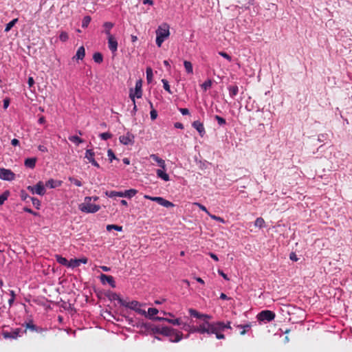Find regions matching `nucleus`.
<instances>
[{
  "instance_id": "obj_1",
  "label": "nucleus",
  "mask_w": 352,
  "mask_h": 352,
  "mask_svg": "<svg viewBox=\"0 0 352 352\" xmlns=\"http://www.w3.org/2000/svg\"><path fill=\"white\" fill-rule=\"evenodd\" d=\"M154 334H161L165 336L171 337L175 336V338H170L169 340L172 342H178L182 339L183 334L182 332L168 327H162L160 325H155L152 332Z\"/></svg>"
},
{
  "instance_id": "obj_2",
  "label": "nucleus",
  "mask_w": 352,
  "mask_h": 352,
  "mask_svg": "<svg viewBox=\"0 0 352 352\" xmlns=\"http://www.w3.org/2000/svg\"><path fill=\"white\" fill-rule=\"evenodd\" d=\"M226 329H231L230 322H228L226 324L221 321L209 322L208 335L214 334L217 339H224L225 336L222 332L224 331Z\"/></svg>"
},
{
  "instance_id": "obj_3",
  "label": "nucleus",
  "mask_w": 352,
  "mask_h": 352,
  "mask_svg": "<svg viewBox=\"0 0 352 352\" xmlns=\"http://www.w3.org/2000/svg\"><path fill=\"white\" fill-rule=\"evenodd\" d=\"M208 327L209 322L206 321L205 322H202L199 326H192L189 324L183 322L181 329L184 331H188L189 333H199L201 334L207 333L208 334Z\"/></svg>"
},
{
  "instance_id": "obj_4",
  "label": "nucleus",
  "mask_w": 352,
  "mask_h": 352,
  "mask_svg": "<svg viewBox=\"0 0 352 352\" xmlns=\"http://www.w3.org/2000/svg\"><path fill=\"white\" fill-rule=\"evenodd\" d=\"M156 45L161 47L163 42L170 34L169 25L167 23H163L156 30Z\"/></svg>"
},
{
  "instance_id": "obj_5",
  "label": "nucleus",
  "mask_w": 352,
  "mask_h": 352,
  "mask_svg": "<svg viewBox=\"0 0 352 352\" xmlns=\"http://www.w3.org/2000/svg\"><path fill=\"white\" fill-rule=\"evenodd\" d=\"M26 333V329L22 328H10V330L3 329L1 335L4 339L16 340Z\"/></svg>"
},
{
  "instance_id": "obj_6",
  "label": "nucleus",
  "mask_w": 352,
  "mask_h": 352,
  "mask_svg": "<svg viewBox=\"0 0 352 352\" xmlns=\"http://www.w3.org/2000/svg\"><path fill=\"white\" fill-rule=\"evenodd\" d=\"M142 80H138L135 82V87L133 89L131 88L129 90V98L132 100L133 103H135V98H140L142 96Z\"/></svg>"
},
{
  "instance_id": "obj_7",
  "label": "nucleus",
  "mask_w": 352,
  "mask_h": 352,
  "mask_svg": "<svg viewBox=\"0 0 352 352\" xmlns=\"http://www.w3.org/2000/svg\"><path fill=\"white\" fill-rule=\"evenodd\" d=\"M275 313L270 310L261 311L257 315V319L260 322H271L275 318Z\"/></svg>"
},
{
  "instance_id": "obj_8",
  "label": "nucleus",
  "mask_w": 352,
  "mask_h": 352,
  "mask_svg": "<svg viewBox=\"0 0 352 352\" xmlns=\"http://www.w3.org/2000/svg\"><path fill=\"white\" fill-rule=\"evenodd\" d=\"M100 209V206L91 203H82L79 205V210L86 213H95Z\"/></svg>"
},
{
  "instance_id": "obj_9",
  "label": "nucleus",
  "mask_w": 352,
  "mask_h": 352,
  "mask_svg": "<svg viewBox=\"0 0 352 352\" xmlns=\"http://www.w3.org/2000/svg\"><path fill=\"white\" fill-rule=\"evenodd\" d=\"M27 189L32 194H37L38 195H44L46 192L45 186L42 182H38L35 186H28Z\"/></svg>"
},
{
  "instance_id": "obj_10",
  "label": "nucleus",
  "mask_w": 352,
  "mask_h": 352,
  "mask_svg": "<svg viewBox=\"0 0 352 352\" xmlns=\"http://www.w3.org/2000/svg\"><path fill=\"white\" fill-rule=\"evenodd\" d=\"M0 179L6 181H12L15 179V174L10 169L0 168Z\"/></svg>"
},
{
  "instance_id": "obj_11",
  "label": "nucleus",
  "mask_w": 352,
  "mask_h": 352,
  "mask_svg": "<svg viewBox=\"0 0 352 352\" xmlns=\"http://www.w3.org/2000/svg\"><path fill=\"white\" fill-rule=\"evenodd\" d=\"M119 140L124 145H133L135 142V135L130 132H127L126 135L120 136Z\"/></svg>"
},
{
  "instance_id": "obj_12",
  "label": "nucleus",
  "mask_w": 352,
  "mask_h": 352,
  "mask_svg": "<svg viewBox=\"0 0 352 352\" xmlns=\"http://www.w3.org/2000/svg\"><path fill=\"white\" fill-rule=\"evenodd\" d=\"M188 312H189L190 316L198 318V319H202L204 320L203 322H205L206 321L209 322V320L212 318V316L201 314L194 309H190L188 310Z\"/></svg>"
},
{
  "instance_id": "obj_13",
  "label": "nucleus",
  "mask_w": 352,
  "mask_h": 352,
  "mask_svg": "<svg viewBox=\"0 0 352 352\" xmlns=\"http://www.w3.org/2000/svg\"><path fill=\"white\" fill-rule=\"evenodd\" d=\"M95 153L92 149H87L85 152V157L87 159L89 162H90L93 166L95 167L99 168L100 165L94 159Z\"/></svg>"
},
{
  "instance_id": "obj_14",
  "label": "nucleus",
  "mask_w": 352,
  "mask_h": 352,
  "mask_svg": "<svg viewBox=\"0 0 352 352\" xmlns=\"http://www.w3.org/2000/svg\"><path fill=\"white\" fill-rule=\"evenodd\" d=\"M23 326L25 327V329L26 330L29 329L31 331H36L37 333H42L46 330L45 329L35 325L33 323L32 320H30L28 322H25L24 324H23Z\"/></svg>"
},
{
  "instance_id": "obj_15",
  "label": "nucleus",
  "mask_w": 352,
  "mask_h": 352,
  "mask_svg": "<svg viewBox=\"0 0 352 352\" xmlns=\"http://www.w3.org/2000/svg\"><path fill=\"white\" fill-rule=\"evenodd\" d=\"M100 279L102 284H105L106 283H107L113 288H115L116 287V282L112 276L101 274V275L100 276Z\"/></svg>"
},
{
  "instance_id": "obj_16",
  "label": "nucleus",
  "mask_w": 352,
  "mask_h": 352,
  "mask_svg": "<svg viewBox=\"0 0 352 352\" xmlns=\"http://www.w3.org/2000/svg\"><path fill=\"white\" fill-rule=\"evenodd\" d=\"M108 39V47L109 50L112 53H115L118 50V41L113 36H109L107 37Z\"/></svg>"
},
{
  "instance_id": "obj_17",
  "label": "nucleus",
  "mask_w": 352,
  "mask_h": 352,
  "mask_svg": "<svg viewBox=\"0 0 352 352\" xmlns=\"http://www.w3.org/2000/svg\"><path fill=\"white\" fill-rule=\"evenodd\" d=\"M192 126L198 131L201 137H203L205 135L206 131L202 122L199 120H196L192 122Z\"/></svg>"
},
{
  "instance_id": "obj_18",
  "label": "nucleus",
  "mask_w": 352,
  "mask_h": 352,
  "mask_svg": "<svg viewBox=\"0 0 352 352\" xmlns=\"http://www.w3.org/2000/svg\"><path fill=\"white\" fill-rule=\"evenodd\" d=\"M122 306L129 308V309L136 311V310L139 308V307H141V304L137 300H132L131 302H126L125 300H124V302H123V304Z\"/></svg>"
},
{
  "instance_id": "obj_19",
  "label": "nucleus",
  "mask_w": 352,
  "mask_h": 352,
  "mask_svg": "<svg viewBox=\"0 0 352 352\" xmlns=\"http://www.w3.org/2000/svg\"><path fill=\"white\" fill-rule=\"evenodd\" d=\"M106 296L111 300H117L120 305H122L124 300L120 297L118 294L114 292H109L106 294Z\"/></svg>"
},
{
  "instance_id": "obj_20",
  "label": "nucleus",
  "mask_w": 352,
  "mask_h": 352,
  "mask_svg": "<svg viewBox=\"0 0 352 352\" xmlns=\"http://www.w3.org/2000/svg\"><path fill=\"white\" fill-rule=\"evenodd\" d=\"M63 182L60 180H56L54 179H50L45 182V186L50 188H55L62 185Z\"/></svg>"
},
{
  "instance_id": "obj_21",
  "label": "nucleus",
  "mask_w": 352,
  "mask_h": 352,
  "mask_svg": "<svg viewBox=\"0 0 352 352\" xmlns=\"http://www.w3.org/2000/svg\"><path fill=\"white\" fill-rule=\"evenodd\" d=\"M165 169H157L156 170V174H157V176L159 177V178H161L162 179H163L164 181L165 182H168L170 180V177L169 175L165 172L164 170Z\"/></svg>"
},
{
  "instance_id": "obj_22",
  "label": "nucleus",
  "mask_w": 352,
  "mask_h": 352,
  "mask_svg": "<svg viewBox=\"0 0 352 352\" xmlns=\"http://www.w3.org/2000/svg\"><path fill=\"white\" fill-rule=\"evenodd\" d=\"M36 158L30 157L25 160L24 165L29 168H34L36 166Z\"/></svg>"
},
{
  "instance_id": "obj_23",
  "label": "nucleus",
  "mask_w": 352,
  "mask_h": 352,
  "mask_svg": "<svg viewBox=\"0 0 352 352\" xmlns=\"http://www.w3.org/2000/svg\"><path fill=\"white\" fill-rule=\"evenodd\" d=\"M151 158L153 160H154L155 162H156L157 163V164L159 165V166H160L162 169L166 168L165 161L164 160L160 158L157 155L152 154L151 155Z\"/></svg>"
},
{
  "instance_id": "obj_24",
  "label": "nucleus",
  "mask_w": 352,
  "mask_h": 352,
  "mask_svg": "<svg viewBox=\"0 0 352 352\" xmlns=\"http://www.w3.org/2000/svg\"><path fill=\"white\" fill-rule=\"evenodd\" d=\"M157 203L165 208H170L174 206V204L172 202L161 197H160L159 199H157Z\"/></svg>"
},
{
  "instance_id": "obj_25",
  "label": "nucleus",
  "mask_w": 352,
  "mask_h": 352,
  "mask_svg": "<svg viewBox=\"0 0 352 352\" xmlns=\"http://www.w3.org/2000/svg\"><path fill=\"white\" fill-rule=\"evenodd\" d=\"M114 26V24L111 22H105L103 24V27L104 28V32L107 34V37L109 36H113L111 34V30Z\"/></svg>"
},
{
  "instance_id": "obj_26",
  "label": "nucleus",
  "mask_w": 352,
  "mask_h": 352,
  "mask_svg": "<svg viewBox=\"0 0 352 352\" xmlns=\"http://www.w3.org/2000/svg\"><path fill=\"white\" fill-rule=\"evenodd\" d=\"M85 56V50L83 46L80 47L74 58H76L77 60H82Z\"/></svg>"
},
{
  "instance_id": "obj_27",
  "label": "nucleus",
  "mask_w": 352,
  "mask_h": 352,
  "mask_svg": "<svg viewBox=\"0 0 352 352\" xmlns=\"http://www.w3.org/2000/svg\"><path fill=\"white\" fill-rule=\"evenodd\" d=\"M229 95L234 98L239 93V87L237 85H231L228 87Z\"/></svg>"
},
{
  "instance_id": "obj_28",
  "label": "nucleus",
  "mask_w": 352,
  "mask_h": 352,
  "mask_svg": "<svg viewBox=\"0 0 352 352\" xmlns=\"http://www.w3.org/2000/svg\"><path fill=\"white\" fill-rule=\"evenodd\" d=\"M138 192V190L135 189H129L126 190L124 192H122V195L121 197H127V198H131L133 196H135Z\"/></svg>"
},
{
  "instance_id": "obj_29",
  "label": "nucleus",
  "mask_w": 352,
  "mask_h": 352,
  "mask_svg": "<svg viewBox=\"0 0 352 352\" xmlns=\"http://www.w3.org/2000/svg\"><path fill=\"white\" fill-rule=\"evenodd\" d=\"M56 260L59 264L68 267L69 261L66 258L57 254L56 255Z\"/></svg>"
},
{
  "instance_id": "obj_30",
  "label": "nucleus",
  "mask_w": 352,
  "mask_h": 352,
  "mask_svg": "<svg viewBox=\"0 0 352 352\" xmlns=\"http://www.w3.org/2000/svg\"><path fill=\"white\" fill-rule=\"evenodd\" d=\"M239 329H243V330L241 331L240 334L243 336L246 333V332L250 329L252 325L251 323H248L246 324H238L236 326Z\"/></svg>"
},
{
  "instance_id": "obj_31",
  "label": "nucleus",
  "mask_w": 352,
  "mask_h": 352,
  "mask_svg": "<svg viewBox=\"0 0 352 352\" xmlns=\"http://www.w3.org/2000/svg\"><path fill=\"white\" fill-rule=\"evenodd\" d=\"M105 195L107 197H111V198H113L116 197H121V196L122 195V192H121V191L118 192V191H114V190L106 191Z\"/></svg>"
},
{
  "instance_id": "obj_32",
  "label": "nucleus",
  "mask_w": 352,
  "mask_h": 352,
  "mask_svg": "<svg viewBox=\"0 0 352 352\" xmlns=\"http://www.w3.org/2000/svg\"><path fill=\"white\" fill-rule=\"evenodd\" d=\"M68 139L69 141L74 142L76 145H79L80 144L84 142V140L77 135H71L68 138Z\"/></svg>"
},
{
  "instance_id": "obj_33",
  "label": "nucleus",
  "mask_w": 352,
  "mask_h": 352,
  "mask_svg": "<svg viewBox=\"0 0 352 352\" xmlns=\"http://www.w3.org/2000/svg\"><path fill=\"white\" fill-rule=\"evenodd\" d=\"M159 313V311L156 308H149L147 311V317L150 319L153 320L154 317H156L155 315Z\"/></svg>"
},
{
  "instance_id": "obj_34",
  "label": "nucleus",
  "mask_w": 352,
  "mask_h": 352,
  "mask_svg": "<svg viewBox=\"0 0 352 352\" xmlns=\"http://www.w3.org/2000/svg\"><path fill=\"white\" fill-rule=\"evenodd\" d=\"M184 66L185 67L186 72L188 74H192V72H193L192 65L190 61L184 60Z\"/></svg>"
},
{
  "instance_id": "obj_35",
  "label": "nucleus",
  "mask_w": 352,
  "mask_h": 352,
  "mask_svg": "<svg viewBox=\"0 0 352 352\" xmlns=\"http://www.w3.org/2000/svg\"><path fill=\"white\" fill-rule=\"evenodd\" d=\"M93 59L96 63H101L103 61V56L100 52H95L93 55Z\"/></svg>"
},
{
  "instance_id": "obj_36",
  "label": "nucleus",
  "mask_w": 352,
  "mask_h": 352,
  "mask_svg": "<svg viewBox=\"0 0 352 352\" xmlns=\"http://www.w3.org/2000/svg\"><path fill=\"white\" fill-rule=\"evenodd\" d=\"M155 324L151 323V322H142L140 324L141 328H144L146 331H149L152 332V330L154 327Z\"/></svg>"
},
{
  "instance_id": "obj_37",
  "label": "nucleus",
  "mask_w": 352,
  "mask_h": 352,
  "mask_svg": "<svg viewBox=\"0 0 352 352\" xmlns=\"http://www.w3.org/2000/svg\"><path fill=\"white\" fill-rule=\"evenodd\" d=\"M9 195L10 192L8 190H6L0 195V206L3 204L4 201L8 199Z\"/></svg>"
},
{
  "instance_id": "obj_38",
  "label": "nucleus",
  "mask_w": 352,
  "mask_h": 352,
  "mask_svg": "<svg viewBox=\"0 0 352 352\" xmlns=\"http://www.w3.org/2000/svg\"><path fill=\"white\" fill-rule=\"evenodd\" d=\"M111 230H115L116 231L121 232L122 230V227L118 226V225H114V224L107 225V230L111 231Z\"/></svg>"
},
{
  "instance_id": "obj_39",
  "label": "nucleus",
  "mask_w": 352,
  "mask_h": 352,
  "mask_svg": "<svg viewBox=\"0 0 352 352\" xmlns=\"http://www.w3.org/2000/svg\"><path fill=\"white\" fill-rule=\"evenodd\" d=\"M91 18L90 16H84V18L82 19V27L83 28H87L91 22Z\"/></svg>"
},
{
  "instance_id": "obj_40",
  "label": "nucleus",
  "mask_w": 352,
  "mask_h": 352,
  "mask_svg": "<svg viewBox=\"0 0 352 352\" xmlns=\"http://www.w3.org/2000/svg\"><path fill=\"white\" fill-rule=\"evenodd\" d=\"M18 21V19H14L11 21H10L6 26L5 32H9L12 28L16 24V23Z\"/></svg>"
},
{
  "instance_id": "obj_41",
  "label": "nucleus",
  "mask_w": 352,
  "mask_h": 352,
  "mask_svg": "<svg viewBox=\"0 0 352 352\" xmlns=\"http://www.w3.org/2000/svg\"><path fill=\"white\" fill-rule=\"evenodd\" d=\"M265 225V221L262 217H258L254 221V226L258 228H263Z\"/></svg>"
},
{
  "instance_id": "obj_42",
  "label": "nucleus",
  "mask_w": 352,
  "mask_h": 352,
  "mask_svg": "<svg viewBox=\"0 0 352 352\" xmlns=\"http://www.w3.org/2000/svg\"><path fill=\"white\" fill-rule=\"evenodd\" d=\"M149 104H150V107L151 108V111L150 112L151 119L152 120H154L157 117V111L155 109H153V103L151 102H149Z\"/></svg>"
},
{
  "instance_id": "obj_43",
  "label": "nucleus",
  "mask_w": 352,
  "mask_h": 352,
  "mask_svg": "<svg viewBox=\"0 0 352 352\" xmlns=\"http://www.w3.org/2000/svg\"><path fill=\"white\" fill-rule=\"evenodd\" d=\"M146 73V80H147L148 82L150 83L152 81L153 76L152 69L151 67H147Z\"/></svg>"
},
{
  "instance_id": "obj_44",
  "label": "nucleus",
  "mask_w": 352,
  "mask_h": 352,
  "mask_svg": "<svg viewBox=\"0 0 352 352\" xmlns=\"http://www.w3.org/2000/svg\"><path fill=\"white\" fill-rule=\"evenodd\" d=\"M167 322L168 323H170L173 325H178L182 326L183 322L181 321L180 318H176V319H167Z\"/></svg>"
},
{
  "instance_id": "obj_45",
  "label": "nucleus",
  "mask_w": 352,
  "mask_h": 352,
  "mask_svg": "<svg viewBox=\"0 0 352 352\" xmlns=\"http://www.w3.org/2000/svg\"><path fill=\"white\" fill-rule=\"evenodd\" d=\"M212 81L210 80V79H208L207 80H206L202 85H201V88L206 91L207 89H208L209 88L211 87L212 86Z\"/></svg>"
},
{
  "instance_id": "obj_46",
  "label": "nucleus",
  "mask_w": 352,
  "mask_h": 352,
  "mask_svg": "<svg viewBox=\"0 0 352 352\" xmlns=\"http://www.w3.org/2000/svg\"><path fill=\"white\" fill-rule=\"evenodd\" d=\"M31 201L32 202L33 206L37 209L39 210L41 207V201L38 199L36 197H30Z\"/></svg>"
},
{
  "instance_id": "obj_47",
  "label": "nucleus",
  "mask_w": 352,
  "mask_h": 352,
  "mask_svg": "<svg viewBox=\"0 0 352 352\" xmlns=\"http://www.w3.org/2000/svg\"><path fill=\"white\" fill-rule=\"evenodd\" d=\"M214 119L217 121L218 124L219 126H224V125L226 124V120L223 118H222V117H221L219 116L216 115L214 116Z\"/></svg>"
},
{
  "instance_id": "obj_48",
  "label": "nucleus",
  "mask_w": 352,
  "mask_h": 352,
  "mask_svg": "<svg viewBox=\"0 0 352 352\" xmlns=\"http://www.w3.org/2000/svg\"><path fill=\"white\" fill-rule=\"evenodd\" d=\"M80 265L78 263V259H71L69 261L68 267L75 268L78 267Z\"/></svg>"
},
{
  "instance_id": "obj_49",
  "label": "nucleus",
  "mask_w": 352,
  "mask_h": 352,
  "mask_svg": "<svg viewBox=\"0 0 352 352\" xmlns=\"http://www.w3.org/2000/svg\"><path fill=\"white\" fill-rule=\"evenodd\" d=\"M113 135L109 132L102 133L99 134V137L103 140H107L111 138Z\"/></svg>"
},
{
  "instance_id": "obj_50",
  "label": "nucleus",
  "mask_w": 352,
  "mask_h": 352,
  "mask_svg": "<svg viewBox=\"0 0 352 352\" xmlns=\"http://www.w3.org/2000/svg\"><path fill=\"white\" fill-rule=\"evenodd\" d=\"M68 179L70 182L73 183L76 186L80 187L82 186V182L80 180H78L74 177H69Z\"/></svg>"
},
{
  "instance_id": "obj_51",
  "label": "nucleus",
  "mask_w": 352,
  "mask_h": 352,
  "mask_svg": "<svg viewBox=\"0 0 352 352\" xmlns=\"http://www.w3.org/2000/svg\"><path fill=\"white\" fill-rule=\"evenodd\" d=\"M162 82L163 83L164 89L168 91L169 94H172V91H170V85L168 84V82L166 79H162Z\"/></svg>"
},
{
  "instance_id": "obj_52",
  "label": "nucleus",
  "mask_w": 352,
  "mask_h": 352,
  "mask_svg": "<svg viewBox=\"0 0 352 352\" xmlns=\"http://www.w3.org/2000/svg\"><path fill=\"white\" fill-rule=\"evenodd\" d=\"M10 298L8 300L10 307H12L15 300V293L13 290H10Z\"/></svg>"
},
{
  "instance_id": "obj_53",
  "label": "nucleus",
  "mask_w": 352,
  "mask_h": 352,
  "mask_svg": "<svg viewBox=\"0 0 352 352\" xmlns=\"http://www.w3.org/2000/svg\"><path fill=\"white\" fill-rule=\"evenodd\" d=\"M107 155L109 161L111 162L113 160H117L113 151L111 149L107 151Z\"/></svg>"
},
{
  "instance_id": "obj_54",
  "label": "nucleus",
  "mask_w": 352,
  "mask_h": 352,
  "mask_svg": "<svg viewBox=\"0 0 352 352\" xmlns=\"http://www.w3.org/2000/svg\"><path fill=\"white\" fill-rule=\"evenodd\" d=\"M69 36L66 32H61L59 35V38L61 41L65 42L67 41Z\"/></svg>"
},
{
  "instance_id": "obj_55",
  "label": "nucleus",
  "mask_w": 352,
  "mask_h": 352,
  "mask_svg": "<svg viewBox=\"0 0 352 352\" xmlns=\"http://www.w3.org/2000/svg\"><path fill=\"white\" fill-rule=\"evenodd\" d=\"M211 219L217 221H219V222H221V223H225V220L221 218V217H219V216H216L214 214H209L208 215Z\"/></svg>"
},
{
  "instance_id": "obj_56",
  "label": "nucleus",
  "mask_w": 352,
  "mask_h": 352,
  "mask_svg": "<svg viewBox=\"0 0 352 352\" xmlns=\"http://www.w3.org/2000/svg\"><path fill=\"white\" fill-rule=\"evenodd\" d=\"M194 205L198 206L200 210H201L202 211H204L208 215H209V214H210L209 211L207 210V208L204 205H202L198 202L194 203Z\"/></svg>"
},
{
  "instance_id": "obj_57",
  "label": "nucleus",
  "mask_w": 352,
  "mask_h": 352,
  "mask_svg": "<svg viewBox=\"0 0 352 352\" xmlns=\"http://www.w3.org/2000/svg\"><path fill=\"white\" fill-rule=\"evenodd\" d=\"M219 54L225 58L226 59H227L228 61H231L232 60V57L227 53L224 52H219Z\"/></svg>"
},
{
  "instance_id": "obj_58",
  "label": "nucleus",
  "mask_w": 352,
  "mask_h": 352,
  "mask_svg": "<svg viewBox=\"0 0 352 352\" xmlns=\"http://www.w3.org/2000/svg\"><path fill=\"white\" fill-rule=\"evenodd\" d=\"M23 210H24L25 212H28V213H30V214H33L34 216H38V212L33 211L31 208H28V207H25V208H23Z\"/></svg>"
},
{
  "instance_id": "obj_59",
  "label": "nucleus",
  "mask_w": 352,
  "mask_h": 352,
  "mask_svg": "<svg viewBox=\"0 0 352 352\" xmlns=\"http://www.w3.org/2000/svg\"><path fill=\"white\" fill-rule=\"evenodd\" d=\"M144 199L151 200L153 201L157 202V199H159L160 197H151L150 195H145L144 196Z\"/></svg>"
},
{
  "instance_id": "obj_60",
  "label": "nucleus",
  "mask_w": 352,
  "mask_h": 352,
  "mask_svg": "<svg viewBox=\"0 0 352 352\" xmlns=\"http://www.w3.org/2000/svg\"><path fill=\"white\" fill-rule=\"evenodd\" d=\"M135 312H137L142 316H144L145 317H147V312L145 310L140 309V307H139V308L136 310Z\"/></svg>"
},
{
  "instance_id": "obj_61",
  "label": "nucleus",
  "mask_w": 352,
  "mask_h": 352,
  "mask_svg": "<svg viewBox=\"0 0 352 352\" xmlns=\"http://www.w3.org/2000/svg\"><path fill=\"white\" fill-rule=\"evenodd\" d=\"M179 111L183 116L188 115L190 113L189 110L186 108H180Z\"/></svg>"
},
{
  "instance_id": "obj_62",
  "label": "nucleus",
  "mask_w": 352,
  "mask_h": 352,
  "mask_svg": "<svg viewBox=\"0 0 352 352\" xmlns=\"http://www.w3.org/2000/svg\"><path fill=\"white\" fill-rule=\"evenodd\" d=\"M218 274L221 276L225 280H228V276L221 270H218Z\"/></svg>"
},
{
  "instance_id": "obj_63",
  "label": "nucleus",
  "mask_w": 352,
  "mask_h": 352,
  "mask_svg": "<svg viewBox=\"0 0 352 352\" xmlns=\"http://www.w3.org/2000/svg\"><path fill=\"white\" fill-rule=\"evenodd\" d=\"M28 84L30 87H32L34 85V80L32 77H29L28 79Z\"/></svg>"
},
{
  "instance_id": "obj_64",
  "label": "nucleus",
  "mask_w": 352,
  "mask_h": 352,
  "mask_svg": "<svg viewBox=\"0 0 352 352\" xmlns=\"http://www.w3.org/2000/svg\"><path fill=\"white\" fill-rule=\"evenodd\" d=\"M21 197L22 200H26L30 197L27 193L22 190L21 193Z\"/></svg>"
}]
</instances>
